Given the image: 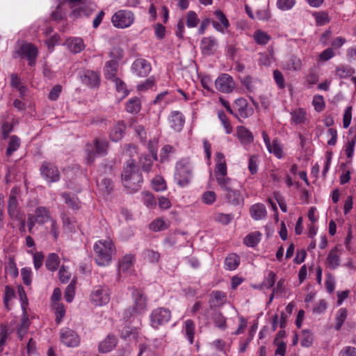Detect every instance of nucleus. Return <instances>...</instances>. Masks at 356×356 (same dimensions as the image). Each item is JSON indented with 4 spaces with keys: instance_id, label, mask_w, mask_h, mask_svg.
<instances>
[{
    "instance_id": "nucleus-61",
    "label": "nucleus",
    "mask_w": 356,
    "mask_h": 356,
    "mask_svg": "<svg viewBox=\"0 0 356 356\" xmlns=\"http://www.w3.org/2000/svg\"><path fill=\"white\" fill-rule=\"evenodd\" d=\"M199 19L194 11H189L186 16V26L188 28L196 27L198 24Z\"/></svg>"
},
{
    "instance_id": "nucleus-9",
    "label": "nucleus",
    "mask_w": 356,
    "mask_h": 356,
    "mask_svg": "<svg viewBox=\"0 0 356 356\" xmlns=\"http://www.w3.org/2000/svg\"><path fill=\"white\" fill-rule=\"evenodd\" d=\"M15 53L21 58H26L29 60V65L33 66L35 65L38 51V48L31 43L23 42Z\"/></svg>"
},
{
    "instance_id": "nucleus-24",
    "label": "nucleus",
    "mask_w": 356,
    "mask_h": 356,
    "mask_svg": "<svg viewBox=\"0 0 356 356\" xmlns=\"http://www.w3.org/2000/svg\"><path fill=\"white\" fill-rule=\"evenodd\" d=\"M34 220L39 225H44L49 222L52 218L50 215L49 209L46 207H38L35 210L33 215Z\"/></svg>"
},
{
    "instance_id": "nucleus-1",
    "label": "nucleus",
    "mask_w": 356,
    "mask_h": 356,
    "mask_svg": "<svg viewBox=\"0 0 356 356\" xmlns=\"http://www.w3.org/2000/svg\"><path fill=\"white\" fill-rule=\"evenodd\" d=\"M66 3L72 9L71 15L74 17L89 16L94 10V3L90 0H63L57 6L56 10L51 13L53 19L58 21L65 16V13L62 8Z\"/></svg>"
},
{
    "instance_id": "nucleus-51",
    "label": "nucleus",
    "mask_w": 356,
    "mask_h": 356,
    "mask_svg": "<svg viewBox=\"0 0 356 356\" xmlns=\"http://www.w3.org/2000/svg\"><path fill=\"white\" fill-rule=\"evenodd\" d=\"M20 146V139L17 136H12L6 149V155L10 156L17 151Z\"/></svg>"
},
{
    "instance_id": "nucleus-57",
    "label": "nucleus",
    "mask_w": 356,
    "mask_h": 356,
    "mask_svg": "<svg viewBox=\"0 0 356 356\" xmlns=\"http://www.w3.org/2000/svg\"><path fill=\"white\" fill-rule=\"evenodd\" d=\"M275 278L276 274L273 271H269L265 276L262 286L267 289L273 288L275 282Z\"/></svg>"
},
{
    "instance_id": "nucleus-45",
    "label": "nucleus",
    "mask_w": 356,
    "mask_h": 356,
    "mask_svg": "<svg viewBox=\"0 0 356 356\" xmlns=\"http://www.w3.org/2000/svg\"><path fill=\"white\" fill-rule=\"evenodd\" d=\"M60 264V259L56 253H51L49 254L46 260V267L49 270L55 271L57 270Z\"/></svg>"
},
{
    "instance_id": "nucleus-53",
    "label": "nucleus",
    "mask_w": 356,
    "mask_h": 356,
    "mask_svg": "<svg viewBox=\"0 0 356 356\" xmlns=\"http://www.w3.org/2000/svg\"><path fill=\"white\" fill-rule=\"evenodd\" d=\"M27 252L33 255L34 268L35 270H38L43 264L44 254L42 252H33V250H29Z\"/></svg>"
},
{
    "instance_id": "nucleus-49",
    "label": "nucleus",
    "mask_w": 356,
    "mask_h": 356,
    "mask_svg": "<svg viewBox=\"0 0 356 356\" xmlns=\"http://www.w3.org/2000/svg\"><path fill=\"white\" fill-rule=\"evenodd\" d=\"M212 320L218 328L225 330L227 328L226 318L220 312H215L212 316Z\"/></svg>"
},
{
    "instance_id": "nucleus-63",
    "label": "nucleus",
    "mask_w": 356,
    "mask_h": 356,
    "mask_svg": "<svg viewBox=\"0 0 356 356\" xmlns=\"http://www.w3.org/2000/svg\"><path fill=\"white\" fill-rule=\"evenodd\" d=\"M202 200L206 204H213L216 200V193L212 191L204 192L202 195Z\"/></svg>"
},
{
    "instance_id": "nucleus-42",
    "label": "nucleus",
    "mask_w": 356,
    "mask_h": 356,
    "mask_svg": "<svg viewBox=\"0 0 356 356\" xmlns=\"http://www.w3.org/2000/svg\"><path fill=\"white\" fill-rule=\"evenodd\" d=\"M195 325L193 321L187 319L185 321L184 332L185 337L190 344H192L194 341Z\"/></svg>"
},
{
    "instance_id": "nucleus-4",
    "label": "nucleus",
    "mask_w": 356,
    "mask_h": 356,
    "mask_svg": "<svg viewBox=\"0 0 356 356\" xmlns=\"http://www.w3.org/2000/svg\"><path fill=\"white\" fill-rule=\"evenodd\" d=\"M193 177V167L187 159L179 160L175 165L174 179L176 184L181 188L186 187L191 183Z\"/></svg>"
},
{
    "instance_id": "nucleus-12",
    "label": "nucleus",
    "mask_w": 356,
    "mask_h": 356,
    "mask_svg": "<svg viewBox=\"0 0 356 356\" xmlns=\"http://www.w3.org/2000/svg\"><path fill=\"white\" fill-rule=\"evenodd\" d=\"M216 89L220 92L230 93L235 88V82L233 78L228 74H222L216 81Z\"/></svg>"
},
{
    "instance_id": "nucleus-58",
    "label": "nucleus",
    "mask_w": 356,
    "mask_h": 356,
    "mask_svg": "<svg viewBox=\"0 0 356 356\" xmlns=\"http://www.w3.org/2000/svg\"><path fill=\"white\" fill-rule=\"evenodd\" d=\"M21 276L23 283L26 286H30L32 282V271L29 267H24L21 269Z\"/></svg>"
},
{
    "instance_id": "nucleus-47",
    "label": "nucleus",
    "mask_w": 356,
    "mask_h": 356,
    "mask_svg": "<svg viewBox=\"0 0 356 356\" xmlns=\"http://www.w3.org/2000/svg\"><path fill=\"white\" fill-rule=\"evenodd\" d=\"M347 316H348V311L345 308H341L339 309L337 314H336V316H335V325H334V329L336 330H339L343 325V323H344V321H346V318H347Z\"/></svg>"
},
{
    "instance_id": "nucleus-50",
    "label": "nucleus",
    "mask_w": 356,
    "mask_h": 356,
    "mask_svg": "<svg viewBox=\"0 0 356 356\" xmlns=\"http://www.w3.org/2000/svg\"><path fill=\"white\" fill-rule=\"evenodd\" d=\"M97 185L104 195L110 194L113 190V183L111 179L107 178L102 179L100 182L97 180Z\"/></svg>"
},
{
    "instance_id": "nucleus-46",
    "label": "nucleus",
    "mask_w": 356,
    "mask_h": 356,
    "mask_svg": "<svg viewBox=\"0 0 356 356\" xmlns=\"http://www.w3.org/2000/svg\"><path fill=\"white\" fill-rule=\"evenodd\" d=\"M118 68V62L114 60H110L106 62L104 67V74L107 79L115 78V72Z\"/></svg>"
},
{
    "instance_id": "nucleus-34",
    "label": "nucleus",
    "mask_w": 356,
    "mask_h": 356,
    "mask_svg": "<svg viewBox=\"0 0 356 356\" xmlns=\"http://www.w3.org/2000/svg\"><path fill=\"white\" fill-rule=\"evenodd\" d=\"M251 217L256 220H261L266 216V209L263 204L257 203L250 208Z\"/></svg>"
},
{
    "instance_id": "nucleus-11",
    "label": "nucleus",
    "mask_w": 356,
    "mask_h": 356,
    "mask_svg": "<svg viewBox=\"0 0 356 356\" xmlns=\"http://www.w3.org/2000/svg\"><path fill=\"white\" fill-rule=\"evenodd\" d=\"M234 110L233 115L236 118H248L254 113L252 106L249 105L244 98H238L234 102Z\"/></svg>"
},
{
    "instance_id": "nucleus-55",
    "label": "nucleus",
    "mask_w": 356,
    "mask_h": 356,
    "mask_svg": "<svg viewBox=\"0 0 356 356\" xmlns=\"http://www.w3.org/2000/svg\"><path fill=\"white\" fill-rule=\"evenodd\" d=\"M143 256L144 259L150 263H157L160 259L159 252L150 249L145 250Z\"/></svg>"
},
{
    "instance_id": "nucleus-62",
    "label": "nucleus",
    "mask_w": 356,
    "mask_h": 356,
    "mask_svg": "<svg viewBox=\"0 0 356 356\" xmlns=\"http://www.w3.org/2000/svg\"><path fill=\"white\" fill-rule=\"evenodd\" d=\"M75 296V282H71L65 291V298L67 302H72Z\"/></svg>"
},
{
    "instance_id": "nucleus-20",
    "label": "nucleus",
    "mask_w": 356,
    "mask_h": 356,
    "mask_svg": "<svg viewBox=\"0 0 356 356\" xmlns=\"http://www.w3.org/2000/svg\"><path fill=\"white\" fill-rule=\"evenodd\" d=\"M168 122L171 129L175 131H181L185 123V118L182 113L174 111L168 117Z\"/></svg>"
},
{
    "instance_id": "nucleus-64",
    "label": "nucleus",
    "mask_w": 356,
    "mask_h": 356,
    "mask_svg": "<svg viewBox=\"0 0 356 356\" xmlns=\"http://www.w3.org/2000/svg\"><path fill=\"white\" fill-rule=\"evenodd\" d=\"M335 53L332 47H328L323 50L318 56V61L325 62L332 58Z\"/></svg>"
},
{
    "instance_id": "nucleus-38",
    "label": "nucleus",
    "mask_w": 356,
    "mask_h": 356,
    "mask_svg": "<svg viewBox=\"0 0 356 356\" xmlns=\"http://www.w3.org/2000/svg\"><path fill=\"white\" fill-rule=\"evenodd\" d=\"M326 263L327 266L332 269H336L339 266L340 257L336 248L330 250L327 257Z\"/></svg>"
},
{
    "instance_id": "nucleus-23",
    "label": "nucleus",
    "mask_w": 356,
    "mask_h": 356,
    "mask_svg": "<svg viewBox=\"0 0 356 356\" xmlns=\"http://www.w3.org/2000/svg\"><path fill=\"white\" fill-rule=\"evenodd\" d=\"M216 168L215 176L227 175V168L225 155L222 152H216L215 156Z\"/></svg>"
},
{
    "instance_id": "nucleus-29",
    "label": "nucleus",
    "mask_w": 356,
    "mask_h": 356,
    "mask_svg": "<svg viewBox=\"0 0 356 356\" xmlns=\"http://www.w3.org/2000/svg\"><path fill=\"white\" fill-rule=\"evenodd\" d=\"M227 301V295L220 291H214L211 293L209 304L211 307H218L223 305Z\"/></svg>"
},
{
    "instance_id": "nucleus-32",
    "label": "nucleus",
    "mask_w": 356,
    "mask_h": 356,
    "mask_svg": "<svg viewBox=\"0 0 356 356\" xmlns=\"http://www.w3.org/2000/svg\"><path fill=\"white\" fill-rule=\"evenodd\" d=\"M157 160V154L151 150V154H146L140 158V163L144 171L149 172L154 161Z\"/></svg>"
},
{
    "instance_id": "nucleus-43",
    "label": "nucleus",
    "mask_w": 356,
    "mask_h": 356,
    "mask_svg": "<svg viewBox=\"0 0 356 356\" xmlns=\"http://www.w3.org/2000/svg\"><path fill=\"white\" fill-rule=\"evenodd\" d=\"M216 178L218 186L224 192L234 186L235 181L230 179L227 175L219 176Z\"/></svg>"
},
{
    "instance_id": "nucleus-59",
    "label": "nucleus",
    "mask_w": 356,
    "mask_h": 356,
    "mask_svg": "<svg viewBox=\"0 0 356 356\" xmlns=\"http://www.w3.org/2000/svg\"><path fill=\"white\" fill-rule=\"evenodd\" d=\"M167 228L165 222L161 219L157 218L152 221L149 225V229L154 232H160Z\"/></svg>"
},
{
    "instance_id": "nucleus-60",
    "label": "nucleus",
    "mask_w": 356,
    "mask_h": 356,
    "mask_svg": "<svg viewBox=\"0 0 356 356\" xmlns=\"http://www.w3.org/2000/svg\"><path fill=\"white\" fill-rule=\"evenodd\" d=\"M312 105L314 107L316 111H322L325 106L323 97L320 95H315L313 98Z\"/></svg>"
},
{
    "instance_id": "nucleus-18",
    "label": "nucleus",
    "mask_w": 356,
    "mask_h": 356,
    "mask_svg": "<svg viewBox=\"0 0 356 356\" xmlns=\"http://www.w3.org/2000/svg\"><path fill=\"white\" fill-rule=\"evenodd\" d=\"M134 306L133 311L138 314L145 312L147 307L146 298L141 290L134 289L132 292Z\"/></svg>"
},
{
    "instance_id": "nucleus-25",
    "label": "nucleus",
    "mask_w": 356,
    "mask_h": 356,
    "mask_svg": "<svg viewBox=\"0 0 356 356\" xmlns=\"http://www.w3.org/2000/svg\"><path fill=\"white\" fill-rule=\"evenodd\" d=\"M117 343V337L113 334H108L99 343L98 347L99 352L102 353H108L116 346Z\"/></svg>"
},
{
    "instance_id": "nucleus-19",
    "label": "nucleus",
    "mask_w": 356,
    "mask_h": 356,
    "mask_svg": "<svg viewBox=\"0 0 356 356\" xmlns=\"http://www.w3.org/2000/svg\"><path fill=\"white\" fill-rule=\"evenodd\" d=\"M81 79L83 84L90 88H97L100 83V75L97 72L85 70L81 75Z\"/></svg>"
},
{
    "instance_id": "nucleus-36",
    "label": "nucleus",
    "mask_w": 356,
    "mask_h": 356,
    "mask_svg": "<svg viewBox=\"0 0 356 356\" xmlns=\"http://www.w3.org/2000/svg\"><path fill=\"white\" fill-rule=\"evenodd\" d=\"M252 38L259 45H266L272 39L268 33L261 29L256 30L253 33Z\"/></svg>"
},
{
    "instance_id": "nucleus-6",
    "label": "nucleus",
    "mask_w": 356,
    "mask_h": 356,
    "mask_svg": "<svg viewBox=\"0 0 356 356\" xmlns=\"http://www.w3.org/2000/svg\"><path fill=\"white\" fill-rule=\"evenodd\" d=\"M93 145L95 148V152L93 150L92 145H87L86 147V161L88 163H92L95 159V154L99 156H106L108 147V142L105 138H97L93 140Z\"/></svg>"
},
{
    "instance_id": "nucleus-52",
    "label": "nucleus",
    "mask_w": 356,
    "mask_h": 356,
    "mask_svg": "<svg viewBox=\"0 0 356 356\" xmlns=\"http://www.w3.org/2000/svg\"><path fill=\"white\" fill-rule=\"evenodd\" d=\"M120 336L124 339H135L138 335V329L129 325L124 326L120 331Z\"/></svg>"
},
{
    "instance_id": "nucleus-30",
    "label": "nucleus",
    "mask_w": 356,
    "mask_h": 356,
    "mask_svg": "<svg viewBox=\"0 0 356 356\" xmlns=\"http://www.w3.org/2000/svg\"><path fill=\"white\" fill-rule=\"evenodd\" d=\"M284 70L289 71H298L302 68V60L300 58L295 56H291L282 64Z\"/></svg>"
},
{
    "instance_id": "nucleus-35",
    "label": "nucleus",
    "mask_w": 356,
    "mask_h": 356,
    "mask_svg": "<svg viewBox=\"0 0 356 356\" xmlns=\"http://www.w3.org/2000/svg\"><path fill=\"white\" fill-rule=\"evenodd\" d=\"M60 195L64 199L65 203L73 210L81 208V202L76 195L68 193H62Z\"/></svg>"
},
{
    "instance_id": "nucleus-56",
    "label": "nucleus",
    "mask_w": 356,
    "mask_h": 356,
    "mask_svg": "<svg viewBox=\"0 0 356 356\" xmlns=\"http://www.w3.org/2000/svg\"><path fill=\"white\" fill-rule=\"evenodd\" d=\"M54 307L56 315L55 321L56 323L59 324L65 315V308L63 304L60 302L54 303Z\"/></svg>"
},
{
    "instance_id": "nucleus-44",
    "label": "nucleus",
    "mask_w": 356,
    "mask_h": 356,
    "mask_svg": "<svg viewBox=\"0 0 356 356\" xmlns=\"http://www.w3.org/2000/svg\"><path fill=\"white\" fill-rule=\"evenodd\" d=\"M261 234L259 232H254L248 234L244 238V243L248 247L256 246L261 240Z\"/></svg>"
},
{
    "instance_id": "nucleus-41",
    "label": "nucleus",
    "mask_w": 356,
    "mask_h": 356,
    "mask_svg": "<svg viewBox=\"0 0 356 356\" xmlns=\"http://www.w3.org/2000/svg\"><path fill=\"white\" fill-rule=\"evenodd\" d=\"M68 46L70 49L74 54H77L83 51L85 48L84 42L81 38H73L68 40Z\"/></svg>"
},
{
    "instance_id": "nucleus-26",
    "label": "nucleus",
    "mask_w": 356,
    "mask_h": 356,
    "mask_svg": "<svg viewBox=\"0 0 356 356\" xmlns=\"http://www.w3.org/2000/svg\"><path fill=\"white\" fill-rule=\"evenodd\" d=\"M135 262V256L133 254H125L119 263V271L128 273L131 271Z\"/></svg>"
},
{
    "instance_id": "nucleus-21",
    "label": "nucleus",
    "mask_w": 356,
    "mask_h": 356,
    "mask_svg": "<svg viewBox=\"0 0 356 356\" xmlns=\"http://www.w3.org/2000/svg\"><path fill=\"white\" fill-rule=\"evenodd\" d=\"M218 21H212L213 28L218 32L224 34L229 26V22L225 15L220 10L214 13Z\"/></svg>"
},
{
    "instance_id": "nucleus-54",
    "label": "nucleus",
    "mask_w": 356,
    "mask_h": 356,
    "mask_svg": "<svg viewBox=\"0 0 356 356\" xmlns=\"http://www.w3.org/2000/svg\"><path fill=\"white\" fill-rule=\"evenodd\" d=\"M296 3V0H277V8L282 11L291 10Z\"/></svg>"
},
{
    "instance_id": "nucleus-37",
    "label": "nucleus",
    "mask_w": 356,
    "mask_h": 356,
    "mask_svg": "<svg viewBox=\"0 0 356 356\" xmlns=\"http://www.w3.org/2000/svg\"><path fill=\"white\" fill-rule=\"evenodd\" d=\"M267 149L279 159L284 157L283 147L277 138L273 140L272 143L267 147Z\"/></svg>"
},
{
    "instance_id": "nucleus-28",
    "label": "nucleus",
    "mask_w": 356,
    "mask_h": 356,
    "mask_svg": "<svg viewBox=\"0 0 356 356\" xmlns=\"http://www.w3.org/2000/svg\"><path fill=\"white\" fill-rule=\"evenodd\" d=\"M126 126L123 122H117L110 131L109 136L112 141L118 142L123 137Z\"/></svg>"
},
{
    "instance_id": "nucleus-8",
    "label": "nucleus",
    "mask_w": 356,
    "mask_h": 356,
    "mask_svg": "<svg viewBox=\"0 0 356 356\" xmlns=\"http://www.w3.org/2000/svg\"><path fill=\"white\" fill-rule=\"evenodd\" d=\"M172 315L170 309L164 307H158L152 310L149 315L150 325L158 329L168 323L171 319Z\"/></svg>"
},
{
    "instance_id": "nucleus-15",
    "label": "nucleus",
    "mask_w": 356,
    "mask_h": 356,
    "mask_svg": "<svg viewBox=\"0 0 356 356\" xmlns=\"http://www.w3.org/2000/svg\"><path fill=\"white\" fill-rule=\"evenodd\" d=\"M8 214L13 220H20L22 214L15 193L11 191L8 200Z\"/></svg>"
},
{
    "instance_id": "nucleus-40",
    "label": "nucleus",
    "mask_w": 356,
    "mask_h": 356,
    "mask_svg": "<svg viewBox=\"0 0 356 356\" xmlns=\"http://www.w3.org/2000/svg\"><path fill=\"white\" fill-rule=\"evenodd\" d=\"M239 264H240V258L235 253L229 254L225 258V269L228 270H235L238 266Z\"/></svg>"
},
{
    "instance_id": "nucleus-39",
    "label": "nucleus",
    "mask_w": 356,
    "mask_h": 356,
    "mask_svg": "<svg viewBox=\"0 0 356 356\" xmlns=\"http://www.w3.org/2000/svg\"><path fill=\"white\" fill-rule=\"evenodd\" d=\"M140 100L137 97L131 98L126 104V111L131 114H136L140 111Z\"/></svg>"
},
{
    "instance_id": "nucleus-10",
    "label": "nucleus",
    "mask_w": 356,
    "mask_h": 356,
    "mask_svg": "<svg viewBox=\"0 0 356 356\" xmlns=\"http://www.w3.org/2000/svg\"><path fill=\"white\" fill-rule=\"evenodd\" d=\"M40 170L41 175L48 183L57 182L60 180V172L54 163L43 162Z\"/></svg>"
},
{
    "instance_id": "nucleus-5",
    "label": "nucleus",
    "mask_w": 356,
    "mask_h": 356,
    "mask_svg": "<svg viewBox=\"0 0 356 356\" xmlns=\"http://www.w3.org/2000/svg\"><path fill=\"white\" fill-rule=\"evenodd\" d=\"M135 21V15L130 10H119L111 17V23L117 29H124L130 27Z\"/></svg>"
},
{
    "instance_id": "nucleus-16",
    "label": "nucleus",
    "mask_w": 356,
    "mask_h": 356,
    "mask_svg": "<svg viewBox=\"0 0 356 356\" xmlns=\"http://www.w3.org/2000/svg\"><path fill=\"white\" fill-rule=\"evenodd\" d=\"M152 70L151 64L144 58L136 59L131 65L132 72L138 76L145 77Z\"/></svg>"
},
{
    "instance_id": "nucleus-48",
    "label": "nucleus",
    "mask_w": 356,
    "mask_h": 356,
    "mask_svg": "<svg viewBox=\"0 0 356 356\" xmlns=\"http://www.w3.org/2000/svg\"><path fill=\"white\" fill-rule=\"evenodd\" d=\"M355 73V70L349 65H340L336 69V74L341 79L350 76Z\"/></svg>"
},
{
    "instance_id": "nucleus-2",
    "label": "nucleus",
    "mask_w": 356,
    "mask_h": 356,
    "mask_svg": "<svg viewBox=\"0 0 356 356\" xmlns=\"http://www.w3.org/2000/svg\"><path fill=\"white\" fill-rule=\"evenodd\" d=\"M122 181L130 193L138 191L141 188L143 175L134 160L127 162L122 173Z\"/></svg>"
},
{
    "instance_id": "nucleus-3",
    "label": "nucleus",
    "mask_w": 356,
    "mask_h": 356,
    "mask_svg": "<svg viewBox=\"0 0 356 356\" xmlns=\"http://www.w3.org/2000/svg\"><path fill=\"white\" fill-rule=\"evenodd\" d=\"M95 261L98 266H106L110 264L113 255L115 253V248L113 241L101 239L97 241L93 247Z\"/></svg>"
},
{
    "instance_id": "nucleus-7",
    "label": "nucleus",
    "mask_w": 356,
    "mask_h": 356,
    "mask_svg": "<svg viewBox=\"0 0 356 356\" xmlns=\"http://www.w3.org/2000/svg\"><path fill=\"white\" fill-rule=\"evenodd\" d=\"M110 298V290L106 285H98L94 286L90 294V301L96 307H101L106 305L108 303Z\"/></svg>"
},
{
    "instance_id": "nucleus-33",
    "label": "nucleus",
    "mask_w": 356,
    "mask_h": 356,
    "mask_svg": "<svg viewBox=\"0 0 356 356\" xmlns=\"http://www.w3.org/2000/svg\"><path fill=\"white\" fill-rule=\"evenodd\" d=\"M356 145V134L354 135L352 138H348L347 142L345 143L343 147V151L344 152L348 161L349 163L352 161L354 153H355V147Z\"/></svg>"
},
{
    "instance_id": "nucleus-22",
    "label": "nucleus",
    "mask_w": 356,
    "mask_h": 356,
    "mask_svg": "<svg viewBox=\"0 0 356 356\" xmlns=\"http://www.w3.org/2000/svg\"><path fill=\"white\" fill-rule=\"evenodd\" d=\"M225 197L228 204L234 206H238L243 203L242 194L238 190L233 187L225 192Z\"/></svg>"
},
{
    "instance_id": "nucleus-27",
    "label": "nucleus",
    "mask_w": 356,
    "mask_h": 356,
    "mask_svg": "<svg viewBox=\"0 0 356 356\" xmlns=\"http://www.w3.org/2000/svg\"><path fill=\"white\" fill-rule=\"evenodd\" d=\"M237 136L241 143L244 146L250 145L254 140L251 131L243 126L237 127Z\"/></svg>"
},
{
    "instance_id": "nucleus-31",
    "label": "nucleus",
    "mask_w": 356,
    "mask_h": 356,
    "mask_svg": "<svg viewBox=\"0 0 356 356\" xmlns=\"http://www.w3.org/2000/svg\"><path fill=\"white\" fill-rule=\"evenodd\" d=\"M291 122L295 124H305L307 121V113L302 108L293 110L291 112Z\"/></svg>"
},
{
    "instance_id": "nucleus-14",
    "label": "nucleus",
    "mask_w": 356,
    "mask_h": 356,
    "mask_svg": "<svg viewBox=\"0 0 356 356\" xmlns=\"http://www.w3.org/2000/svg\"><path fill=\"white\" fill-rule=\"evenodd\" d=\"M19 293L20 299L22 300V309L23 311V316L22 318L21 325L17 330V334H18V337L20 339V340H22L23 337L25 335V334L26 333L27 330L29 328L30 321H29L28 315L26 312V308H25V305L27 304V302L23 300L24 298L25 299H26V294H25L23 289H19Z\"/></svg>"
},
{
    "instance_id": "nucleus-17",
    "label": "nucleus",
    "mask_w": 356,
    "mask_h": 356,
    "mask_svg": "<svg viewBox=\"0 0 356 356\" xmlns=\"http://www.w3.org/2000/svg\"><path fill=\"white\" fill-rule=\"evenodd\" d=\"M218 47V41L214 37H204L201 40L200 48L202 54L204 56H211L214 54Z\"/></svg>"
},
{
    "instance_id": "nucleus-13",
    "label": "nucleus",
    "mask_w": 356,
    "mask_h": 356,
    "mask_svg": "<svg viewBox=\"0 0 356 356\" xmlns=\"http://www.w3.org/2000/svg\"><path fill=\"white\" fill-rule=\"evenodd\" d=\"M61 342L67 347H76L80 343L79 335L69 327H63L60 332Z\"/></svg>"
}]
</instances>
